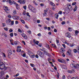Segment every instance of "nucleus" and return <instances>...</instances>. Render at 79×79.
<instances>
[{
    "label": "nucleus",
    "mask_w": 79,
    "mask_h": 79,
    "mask_svg": "<svg viewBox=\"0 0 79 79\" xmlns=\"http://www.w3.org/2000/svg\"><path fill=\"white\" fill-rule=\"evenodd\" d=\"M0 69L1 70L4 69V71H6L7 69V68L5 66V64L2 61L0 62Z\"/></svg>",
    "instance_id": "1"
},
{
    "label": "nucleus",
    "mask_w": 79,
    "mask_h": 79,
    "mask_svg": "<svg viewBox=\"0 0 79 79\" xmlns=\"http://www.w3.org/2000/svg\"><path fill=\"white\" fill-rule=\"evenodd\" d=\"M72 6H71V5H69V6H68L67 7L65 8V12L66 14H68L69 12L70 9L72 10Z\"/></svg>",
    "instance_id": "2"
},
{
    "label": "nucleus",
    "mask_w": 79,
    "mask_h": 79,
    "mask_svg": "<svg viewBox=\"0 0 79 79\" xmlns=\"http://www.w3.org/2000/svg\"><path fill=\"white\" fill-rule=\"evenodd\" d=\"M28 8L29 10H30L32 11L33 13L36 12V10H35V9L31 5H29L28 6Z\"/></svg>",
    "instance_id": "3"
},
{
    "label": "nucleus",
    "mask_w": 79,
    "mask_h": 79,
    "mask_svg": "<svg viewBox=\"0 0 79 79\" xmlns=\"http://www.w3.org/2000/svg\"><path fill=\"white\" fill-rule=\"evenodd\" d=\"M37 53L41 58L44 57V54L43 53V52H41L40 51L38 50L37 52Z\"/></svg>",
    "instance_id": "4"
},
{
    "label": "nucleus",
    "mask_w": 79,
    "mask_h": 79,
    "mask_svg": "<svg viewBox=\"0 0 79 79\" xmlns=\"http://www.w3.org/2000/svg\"><path fill=\"white\" fill-rule=\"evenodd\" d=\"M18 2H19L20 4H21L22 3V4H25L26 1L25 0H19Z\"/></svg>",
    "instance_id": "5"
},
{
    "label": "nucleus",
    "mask_w": 79,
    "mask_h": 79,
    "mask_svg": "<svg viewBox=\"0 0 79 79\" xmlns=\"http://www.w3.org/2000/svg\"><path fill=\"white\" fill-rule=\"evenodd\" d=\"M22 36L25 39H27V37L26 36V35L24 33H23L22 34Z\"/></svg>",
    "instance_id": "6"
},
{
    "label": "nucleus",
    "mask_w": 79,
    "mask_h": 79,
    "mask_svg": "<svg viewBox=\"0 0 79 79\" xmlns=\"http://www.w3.org/2000/svg\"><path fill=\"white\" fill-rule=\"evenodd\" d=\"M12 53L13 52H12V51H11V50H9L8 51V56H10V55H11L12 54Z\"/></svg>",
    "instance_id": "7"
},
{
    "label": "nucleus",
    "mask_w": 79,
    "mask_h": 79,
    "mask_svg": "<svg viewBox=\"0 0 79 79\" xmlns=\"http://www.w3.org/2000/svg\"><path fill=\"white\" fill-rule=\"evenodd\" d=\"M4 10L7 13H9L10 10H9L8 9V7H5Z\"/></svg>",
    "instance_id": "8"
},
{
    "label": "nucleus",
    "mask_w": 79,
    "mask_h": 79,
    "mask_svg": "<svg viewBox=\"0 0 79 79\" xmlns=\"http://www.w3.org/2000/svg\"><path fill=\"white\" fill-rule=\"evenodd\" d=\"M66 35L67 37H68L69 38H70V37H71V35H70V33H67L66 34Z\"/></svg>",
    "instance_id": "9"
},
{
    "label": "nucleus",
    "mask_w": 79,
    "mask_h": 79,
    "mask_svg": "<svg viewBox=\"0 0 79 79\" xmlns=\"http://www.w3.org/2000/svg\"><path fill=\"white\" fill-rule=\"evenodd\" d=\"M70 66L71 68H76V66L75 65V64H71L70 65Z\"/></svg>",
    "instance_id": "10"
},
{
    "label": "nucleus",
    "mask_w": 79,
    "mask_h": 79,
    "mask_svg": "<svg viewBox=\"0 0 79 79\" xmlns=\"http://www.w3.org/2000/svg\"><path fill=\"white\" fill-rule=\"evenodd\" d=\"M71 53V50H69L67 52V55H70Z\"/></svg>",
    "instance_id": "11"
},
{
    "label": "nucleus",
    "mask_w": 79,
    "mask_h": 79,
    "mask_svg": "<svg viewBox=\"0 0 79 79\" xmlns=\"http://www.w3.org/2000/svg\"><path fill=\"white\" fill-rule=\"evenodd\" d=\"M67 72L69 73H73V72H74V70L73 69H72L71 70L69 71V70H68L67 71Z\"/></svg>",
    "instance_id": "12"
},
{
    "label": "nucleus",
    "mask_w": 79,
    "mask_h": 79,
    "mask_svg": "<svg viewBox=\"0 0 79 79\" xmlns=\"http://www.w3.org/2000/svg\"><path fill=\"white\" fill-rule=\"evenodd\" d=\"M0 74L2 75V76H3V75H4L5 74V72L4 71H1L0 72Z\"/></svg>",
    "instance_id": "13"
},
{
    "label": "nucleus",
    "mask_w": 79,
    "mask_h": 79,
    "mask_svg": "<svg viewBox=\"0 0 79 79\" xmlns=\"http://www.w3.org/2000/svg\"><path fill=\"white\" fill-rule=\"evenodd\" d=\"M58 16H59V15H58V14H55V17L56 19H58Z\"/></svg>",
    "instance_id": "14"
},
{
    "label": "nucleus",
    "mask_w": 79,
    "mask_h": 79,
    "mask_svg": "<svg viewBox=\"0 0 79 79\" xmlns=\"http://www.w3.org/2000/svg\"><path fill=\"white\" fill-rule=\"evenodd\" d=\"M77 6L76 5L75 6V8L73 9V11H76L77 10Z\"/></svg>",
    "instance_id": "15"
},
{
    "label": "nucleus",
    "mask_w": 79,
    "mask_h": 79,
    "mask_svg": "<svg viewBox=\"0 0 79 79\" xmlns=\"http://www.w3.org/2000/svg\"><path fill=\"white\" fill-rule=\"evenodd\" d=\"M50 4L53 6H55V5L54 3H53L52 2H50Z\"/></svg>",
    "instance_id": "16"
},
{
    "label": "nucleus",
    "mask_w": 79,
    "mask_h": 79,
    "mask_svg": "<svg viewBox=\"0 0 79 79\" xmlns=\"http://www.w3.org/2000/svg\"><path fill=\"white\" fill-rule=\"evenodd\" d=\"M49 45H48V44H45V46L48 48H49L50 47H49Z\"/></svg>",
    "instance_id": "17"
},
{
    "label": "nucleus",
    "mask_w": 79,
    "mask_h": 79,
    "mask_svg": "<svg viewBox=\"0 0 79 79\" xmlns=\"http://www.w3.org/2000/svg\"><path fill=\"white\" fill-rule=\"evenodd\" d=\"M9 2L10 5H12L13 3V2H11V1L10 0H9Z\"/></svg>",
    "instance_id": "18"
},
{
    "label": "nucleus",
    "mask_w": 79,
    "mask_h": 79,
    "mask_svg": "<svg viewBox=\"0 0 79 79\" xmlns=\"http://www.w3.org/2000/svg\"><path fill=\"white\" fill-rule=\"evenodd\" d=\"M60 52L61 53H63V48H61L60 49Z\"/></svg>",
    "instance_id": "19"
},
{
    "label": "nucleus",
    "mask_w": 79,
    "mask_h": 79,
    "mask_svg": "<svg viewBox=\"0 0 79 79\" xmlns=\"http://www.w3.org/2000/svg\"><path fill=\"white\" fill-rule=\"evenodd\" d=\"M51 45H52V47H53L54 48H56V45H55V44H52Z\"/></svg>",
    "instance_id": "20"
},
{
    "label": "nucleus",
    "mask_w": 79,
    "mask_h": 79,
    "mask_svg": "<svg viewBox=\"0 0 79 79\" xmlns=\"http://www.w3.org/2000/svg\"><path fill=\"white\" fill-rule=\"evenodd\" d=\"M16 51L17 52H21V50L20 49H17Z\"/></svg>",
    "instance_id": "21"
},
{
    "label": "nucleus",
    "mask_w": 79,
    "mask_h": 79,
    "mask_svg": "<svg viewBox=\"0 0 79 79\" xmlns=\"http://www.w3.org/2000/svg\"><path fill=\"white\" fill-rule=\"evenodd\" d=\"M13 13H14V15H16V11L15 10H14L13 11Z\"/></svg>",
    "instance_id": "22"
},
{
    "label": "nucleus",
    "mask_w": 79,
    "mask_h": 79,
    "mask_svg": "<svg viewBox=\"0 0 79 79\" xmlns=\"http://www.w3.org/2000/svg\"><path fill=\"white\" fill-rule=\"evenodd\" d=\"M58 61L59 62H60V63H63V61H62V60L60 59H58Z\"/></svg>",
    "instance_id": "23"
},
{
    "label": "nucleus",
    "mask_w": 79,
    "mask_h": 79,
    "mask_svg": "<svg viewBox=\"0 0 79 79\" xmlns=\"http://www.w3.org/2000/svg\"><path fill=\"white\" fill-rule=\"evenodd\" d=\"M57 74H58V75H56V77L57 78H59V76L60 75V74H59V73H58V72H57Z\"/></svg>",
    "instance_id": "24"
},
{
    "label": "nucleus",
    "mask_w": 79,
    "mask_h": 79,
    "mask_svg": "<svg viewBox=\"0 0 79 79\" xmlns=\"http://www.w3.org/2000/svg\"><path fill=\"white\" fill-rule=\"evenodd\" d=\"M76 68H79V64H76Z\"/></svg>",
    "instance_id": "25"
},
{
    "label": "nucleus",
    "mask_w": 79,
    "mask_h": 79,
    "mask_svg": "<svg viewBox=\"0 0 79 79\" xmlns=\"http://www.w3.org/2000/svg\"><path fill=\"white\" fill-rule=\"evenodd\" d=\"M18 31L19 32H20L21 33H22V32H23V31H22L19 28L18 29Z\"/></svg>",
    "instance_id": "26"
},
{
    "label": "nucleus",
    "mask_w": 79,
    "mask_h": 79,
    "mask_svg": "<svg viewBox=\"0 0 79 79\" xmlns=\"http://www.w3.org/2000/svg\"><path fill=\"white\" fill-rule=\"evenodd\" d=\"M40 2H45V0H39Z\"/></svg>",
    "instance_id": "27"
},
{
    "label": "nucleus",
    "mask_w": 79,
    "mask_h": 79,
    "mask_svg": "<svg viewBox=\"0 0 79 79\" xmlns=\"http://www.w3.org/2000/svg\"><path fill=\"white\" fill-rule=\"evenodd\" d=\"M10 37H13V33H11L10 34Z\"/></svg>",
    "instance_id": "28"
},
{
    "label": "nucleus",
    "mask_w": 79,
    "mask_h": 79,
    "mask_svg": "<svg viewBox=\"0 0 79 79\" xmlns=\"http://www.w3.org/2000/svg\"><path fill=\"white\" fill-rule=\"evenodd\" d=\"M18 6H19L18 4H17L16 5V8L17 10H19V8L18 7Z\"/></svg>",
    "instance_id": "29"
},
{
    "label": "nucleus",
    "mask_w": 79,
    "mask_h": 79,
    "mask_svg": "<svg viewBox=\"0 0 79 79\" xmlns=\"http://www.w3.org/2000/svg\"><path fill=\"white\" fill-rule=\"evenodd\" d=\"M65 21H63L61 23V24H62V25H63L64 24H65Z\"/></svg>",
    "instance_id": "30"
},
{
    "label": "nucleus",
    "mask_w": 79,
    "mask_h": 79,
    "mask_svg": "<svg viewBox=\"0 0 79 79\" xmlns=\"http://www.w3.org/2000/svg\"><path fill=\"white\" fill-rule=\"evenodd\" d=\"M30 65L31 66V67H33V68H34V67L35 66V65H34V64H30Z\"/></svg>",
    "instance_id": "31"
},
{
    "label": "nucleus",
    "mask_w": 79,
    "mask_h": 79,
    "mask_svg": "<svg viewBox=\"0 0 79 79\" xmlns=\"http://www.w3.org/2000/svg\"><path fill=\"white\" fill-rule=\"evenodd\" d=\"M23 8L25 10H26V6H23Z\"/></svg>",
    "instance_id": "32"
},
{
    "label": "nucleus",
    "mask_w": 79,
    "mask_h": 79,
    "mask_svg": "<svg viewBox=\"0 0 79 79\" xmlns=\"http://www.w3.org/2000/svg\"><path fill=\"white\" fill-rule=\"evenodd\" d=\"M19 16H16V17H15V19H17V20L19 19Z\"/></svg>",
    "instance_id": "33"
},
{
    "label": "nucleus",
    "mask_w": 79,
    "mask_h": 79,
    "mask_svg": "<svg viewBox=\"0 0 79 79\" xmlns=\"http://www.w3.org/2000/svg\"><path fill=\"white\" fill-rule=\"evenodd\" d=\"M16 17V16L14 15L12 16V18H13V19H15Z\"/></svg>",
    "instance_id": "34"
},
{
    "label": "nucleus",
    "mask_w": 79,
    "mask_h": 79,
    "mask_svg": "<svg viewBox=\"0 0 79 79\" xmlns=\"http://www.w3.org/2000/svg\"><path fill=\"white\" fill-rule=\"evenodd\" d=\"M68 30L69 31H72L73 29H72V28H68Z\"/></svg>",
    "instance_id": "35"
},
{
    "label": "nucleus",
    "mask_w": 79,
    "mask_h": 79,
    "mask_svg": "<svg viewBox=\"0 0 79 79\" xmlns=\"http://www.w3.org/2000/svg\"><path fill=\"white\" fill-rule=\"evenodd\" d=\"M35 44H36V45H38L39 44V41H36L35 42Z\"/></svg>",
    "instance_id": "36"
},
{
    "label": "nucleus",
    "mask_w": 79,
    "mask_h": 79,
    "mask_svg": "<svg viewBox=\"0 0 79 79\" xmlns=\"http://www.w3.org/2000/svg\"><path fill=\"white\" fill-rule=\"evenodd\" d=\"M58 14H59V15H61V14H62V11H59Z\"/></svg>",
    "instance_id": "37"
},
{
    "label": "nucleus",
    "mask_w": 79,
    "mask_h": 79,
    "mask_svg": "<svg viewBox=\"0 0 79 79\" xmlns=\"http://www.w3.org/2000/svg\"><path fill=\"white\" fill-rule=\"evenodd\" d=\"M49 13H50L51 15H53V12L51 10L49 11Z\"/></svg>",
    "instance_id": "38"
},
{
    "label": "nucleus",
    "mask_w": 79,
    "mask_h": 79,
    "mask_svg": "<svg viewBox=\"0 0 79 79\" xmlns=\"http://www.w3.org/2000/svg\"><path fill=\"white\" fill-rule=\"evenodd\" d=\"M11 25H13V24H14V21H11Z\"/></svg>",
    "instance_id": "39"
},
{
    "label": "nucleus",
    "mask_w": 79,
    "mask_h": 79,
    "mask_svg": "<svg viewBox=\"0 0 79 79\" xmlns=\"http://www.w3.org/2000/svg\"><path fill=\"white\" fill-rule=\"evenodd\" d=\"M4 30H5L6 31H8V28L7 27H4Z\"/></svg>",
    "instance_id": "40"
},
{
    "label": "nucleus",
    "mask_w": 79,
    "mask_h": 79,
    "mask_svg": "<svg viewBox=\"0 0 79 79\" xmlns=\"http://www.w3.org/2000/svg\"><path fill=\"white\" fill-rule=\"evenodd\" d=\"M40 20H37V23H38V24L40 23Z\"/></svg>",
    "instance_id": "41"
},
{
    "label": "nucleus",
    "mask_w": 79,
    "mask_h": 79,
    "mask_svg": "<svg viewBox=\"0 0 79 79\" xmlns=\"http://www.w3.org/2000/svg\"><path fill=\"white\" fill-rule=\"evenodd\" d=\"M21 21L22 23H23V24H25V22H24V21L23 20H21Z\"/></svg>",
    "instance_id": "42"
},
{
    "label": "nucleus",
    "mask_w": 79,
    "mask_h": 79,
    "mask_svg": "<svg viewBox=\"0 0 79 79\" xmlns=\"http://www.w3.org/2000/svg\"><path fill=\"white\" fill-rule=\"evenodd\" d=\"M75 33L76 35H77V34H78V31H77V30L75 32Z\"/></svg>",
    "instance_id": "43"
},
{
    "label": "nucleus",
    "mask_w": 79,
    "mask_h": 79,
    "mask_svg": "<svg viewBox=\"0 0 79 79\" xmlns=\"http://www.w3.org/2000/svg\"><path fill=\"white\" fill-rule=\"evenodd\" d=\"M7 16L9 18H11V16L10 15H8Z\"/></svg>",
    "instance_id": "44"
},
{
    "label": "nucleus",
    "mask_w": 79,
    "mask_h": 79,
    "mask_svg": "<svg viewBox=\"0 0 79 79\" xmlns=\"http://www.w3.org/2000/svg\"><path fill=\"white\" fill-rule=\"evenodd\" d=\"M44 16H46V15H47V12H45L43 14Z\"/></svg>",
    "instance_id": "45"
},
{
    "label": "nucleus",
    "mask_w": 79,
    "mask_h": 79,
    "mask_svg": "<svg viewBox=\"0 0 79 79\" xmlns=\"http://www.w3.org/2000/svg\"><path fill=\"white\" fill-rule=\"evenodd\" d=\"M74 52V53H76L77 52V50H76V49H74L73 50Z\"/></svg>",
    "instance_id": "46"
},
{
    "label": "nucleus",
    "mask_w": 79,
    "mask_h": 79,
    "mask_svg": "<svg viewBox=\"0 0 79 79\" xmlns=\"http://www.w3.org/2000/svg\"><path fill=\"white\" fill-rule=\"evenodd\" d=\"M40 5L41 6H44V4L43 3H41Z\"/></svg>",
    "instance_id": "47"
},
{
    "label": "nucleus",
    "mask_w": 79,
    "mask_h": 79,
    "mask_svg": "<svg viewBox=\"0 0 79 79\" xmlns=\"http://www.w3.org/2000/svg\"><path fill=\"white\" fill-rule=\"evenodd\" d=\"M76 2L73 3L72 4V5H73V6L75 5H76Z\"/></svg>",
    "instance_id": "48"
},
{
    "label": "nucleus",
    "mask_w": 79,
    "mask_h": 79,
    "mask_svg": "<svg viewBox=\"0 0 79 79\" xmlns=\"http://www.w3.org/2000/svg\"><path fill=\"white\" fill-rule=\"evenodd\" d=\"M14 44L15 45H17V44H18V41H16L14 42Z\"/></svg>",
    "instance_id": "49"
},
{
    "label": "nucleus",
    "mask_w": 79,
    "mask_h": 79,
    "mask_svg": "<svg viewBox=\"0 0 79 79\" xmlns=\"http://www.w3.org/2000/svg\"><path fill=\"white\" fill-rule=\"evenodd\" d=\"M27 15L28 16H29V17H30V15H29V13L27 12Z\"/></svg>",
    "instance_id": "50"
},
{
    "label": "nucleus",
    "mask_w": 79,
    "mask_h": 79,
    "mask_svg": "<svg viewBox=\"0 0 79 79\" xmlns=\"http://www.w3.org/2000/svg\"><path fill=\"white\" fill-rule=\"evenodd\" d=\"M72 79H77V78L76 77H73L72 78Z\"/></svg>",
    "instance_id": "51"
},
{
    "label": "nucleus",
    "mask_w": 79,
    "mask_h": 79,
    "mask_svg": "<svg viewBox=\"0 0 79 79\" xmlns=\"http://www.w3.org/2000/svg\"><path fill=\"white\" fill-rule=\"evenodd\" d=\"M22 43H23V44L24 45H26V43L24 41H22Z\"/></svg>",
    "instance_id": "52"
},
{
    "label": "nucleus",
    "mask_w": 79,
    "mask_h": 79,
    "mask_svg": "<svg viewBox=\"0 0 79 79\" xmlns=\"http://www.w3.org/2000/svg\"><path fill=\"white\" fill-rule=\"evenodd\" d=\"M3 54V56H4V57H6V56L5 55V53H2Z\"/></svg>",
    "instance_id": "53"
},
{
    "label": "nucleus",
    "mask_w": 79,
    "mask_h": 79,
    "mask_svg": "<svg viewBox=\"0 0 79 79\" xmlns=\"http://www.w3.org/2000/svg\"><path fill=\"white\" fill-rule=\"evenodd\" d=\"M9 31L10 32H13V30L11 29H10L9 30Z\"/></svg>",
    "instance_id": "54"
},
{
    "label": "nucleus",
    "mask_w": 79,
    "mask_h": 79,
    "mask_svg": "<svg viewBox=\"0 0 79 79\" xmlns=\"http://www.w3.org/2000/svg\"><path fill=\"white\" fill-rule=\"evenodd\" d=\"M37 35H38V36L40 37V36H41V34L40 33H39Z\"/></svg>",
    "instance_id": "55"
},
{
    "label": "nucleus",
    "mask_w": 79,
    "mask_h": 79,
    "mask_svg": "<svg viewBox=\"0 0 79 79\" xmlns=\"http://www.w3.org/2000/svg\"><path fill=\"white\" fill-rule=\"evenodd\" d=\"M62 46H63V47H64V48H66V47L65 46V44H62Z\"/></svg>",
    "instance_id": "56"
},
{
    "label": "nucleus",
    "mask_w": 79,
    "mask_h": 79,
    "mask_svg": "<svg viewBox=\"0 0 79 79\" xmlns=\"http://www.w3.org/2000/svg\"><path fill=\"white\" fill-rule=\"evenodd\" d=\"M62 79H65V76L64 75H63L62 77Z\"/></svg>",
    "instance_id": "57"
},
{
    "label": "nucleus",
    "mask_w": 79,
    "mask_h": 79,
    "mask_svg": "<svg viewBox=\"0 0 79 79\" xmlns=\"http://www.w3.org/2000/svg\"><path fill=\"white\" fill-rule=\"evenodd\" d=\"M2 24L3 27H5L6 26L5 23H2Z\"/></svg>",
    "instance_id": "58"
},
{
    "label": "nucleus",
    "mask_w": 79,
    "mask_h": 79,
    "mask_svg": "<svg viewBox=\"0 0 79 79\" xmlns=\"http://www.w3.org/2000/svg\"><path fill=\"white\" fill-rule=\"evenodd\" d=\"M13 3L14 4V5H16V3L15 2V1H13Z\"/></svg>",
    "instance_id": "59"
},
{
    "label": "nucleus",
    "mask_w": 79,
    "mask_h": 79,
    "mask_svg": "<svg viewBox=\"0 0 79 79\" xmlns=\"http://www.w3.org/2000/svg\"><path fill=\"white\" fill-rule=\"evenodd\" d=\"M52 9L53 10H55V8L54 7H52Z\"/></svg>",
    "instance_id": "60"
},
{
    "label": "nucleus",
    "mask_w": 79,
    "mask_h": 79,
    "mask_svg": "<svg viewBox=\"0 0 79 79\" xmlns=\"http://www.w3.org/2000/svg\"><path fill=\"white\" fill-rule=\"evenodd\" d=\"M38 46H39V47H42V45L41 44H39L38 45Z\"/></svg>",
    "instance_id": "61"
},
{
    "label": "nucleus",
    "mask_w": 79,
    "mask_h": 79,
    "mask_svg": "<svg viewBox=\"0 0 79 79\" xmlns=\"http://www.w3.org/2000/svg\"><path fill=\"white\" fill-rule=\"evenodd\" d=\"M23 57H26V54H23Z\"/></svg>",
    "instance_id": "62"
},
{
    "label": "nucleus",
    "mask_w": 79,
    "mask_h": 79,
    "mask_svg": "<svg viewBox=\"0 0 79 79\" xmlns=\"http://www.w3.org/2000/svg\"><path fill=\"white\" fill-rule=\"evenodd\" d=\"M62 56L63 57H64V56H65V55L64 54V53H63V54H62Z\"/></svg>",
    "instance_id": "63"
},
{
    "label": "nucleus",
    "mask_w": 79,
    "mask_h": 79,
    "mask_svg": "<svg viewBox=\"0 0 79 79\" xmlns=\"http://www.w3.org/2000/svg\"><path fill=\"white\" fill-rule=\"evenodd\" d=\"M48 31H50V27H48Z\"/></svg>",
    "instance_id": "64"
}]
</instances>
